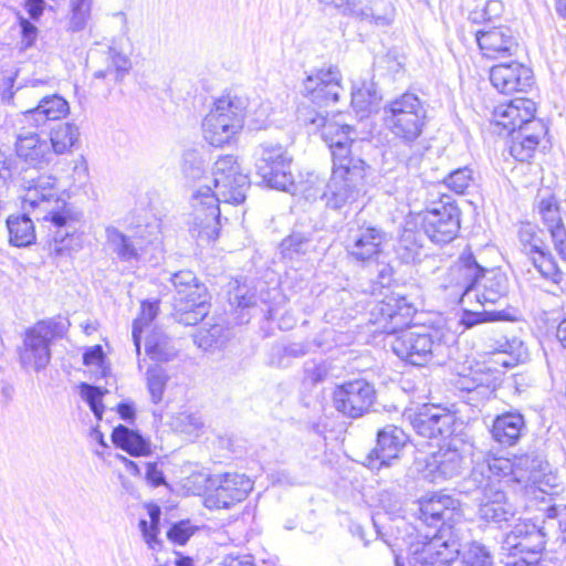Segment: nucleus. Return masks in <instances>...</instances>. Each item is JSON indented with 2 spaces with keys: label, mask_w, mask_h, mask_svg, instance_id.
Returning <instances> with one entry per match:
<instances>
[{
  "label": "nucleus",
  "mask_w": 566,
  "mask_h": 566,
  "mask_svg": "<svg viewBox=\"0 0 566 566\" xmlns=\"http://www.w3.org/2000/svg\"><path fill=\"white\" fill-rule=\"evenodd\" d=\"M472 181V170L469 167L459 168L444 178V184L457 193H463Z\"/></svg>",
  "instance_id": "54"
},
{
  "label": "nucleus",
  "mask_w": 566,
  "mask_h": 566,
  "mask_svg": "<svg viewBox=\"0 0 566 566\" xmlns=\"http://www.w3.org/2000/svg\"><path fill=\"white\" fill-rule=\"evenodd\" d=\"M212 181L214 190L210 186H203L193 192V212L189 228L192 237L208 242L219 237V203H242L250 188L249 176L233 155L221 156L216 160Z\"/></svg>",
  "instance_id": "2"
},
{
  "label": "nucleus",
  "mask_w": 566,
  "mask_h": 566,
  "mask_svg": "<svg viewBox=\"0 0 566 566\" xmlns=\"http://www.w3.org/2000/svg\"><path fill=\"white\" fill-rule=\"evenodd\" d=\"M195 531L189 521H180L169 528L167 537L175 544L185 545Z\"/></svg>",
  "instance_id": "58"
},
{
  "label": "nucleus",
  "mask_w": 566,
  "mask_h": 566,
  "mask_svg": "<svg viewBox=\"0 0 566 566\" xmlns=\"http://www.w3.org/2000/svg\"><path fill=\"white\" fill-rule=\"evenodd\" d=\"M407 440L408 437L401 428L394 424L385 426L378 430L376 446L363 463L370 470L377 471L391 467L399 459Z\"/></svg>",
  "instance_id": "21"
},
{
  "label": "nucleus",
  "mask_w": 566,
  "mask_h": 566,
  "mask_svg": "<svg viewBox=\"0 0 566 566\" xmlns=\"http://www.w3.org/2000/svg\"><path fill=\"white\" fill-rule=\"evenodd\" d=\"M336 9L376 27H388L395 19V7L388 0H339Z\"/></svg>",
  "instance_id": "22"
},
{
  "label": "nucleus",
  "mask_w": 566,
  "mask_h": 566,
  "mask_svg": "<svg viewBox=\"0 0 566 566\" xmlns=\"http://www.w3.org/2000/svg\"><path fill=\"white\" fill-rule=\"evenodd\" d=\"M106 240L109 249L122 260L130 261L138 258L137 248L132 239L115 227L106 228Z\"/></svg>",
  "instance_id": "38"
},
{
  "label": "nucleus",
  "mask_w": 566,
  "mask_h": 566,
  "mask_svg": "<svg viewBox=\"0 0 566 566\" xmlns=\"http://www.w3.org/2000/svg\"><path fill=\"white\" fill-rule=\"evenodd\" d=\"M547 517L554 518L557 521V526L559 531L560 541L563 544L566 545V505L558 507V506H551L547 510Z\"/></svg>",
  "instance_id": "61"
},
{
  "label": "nucleus",
  "mask_w": 566,
  "mask_h": 566,
  "mask_svg": "<svg viewBox=\"0 0 566 566\" xmlns=\"http://www.w3.org/2000/svg\"><path fill=\"white\" fill-rule=\"evenodd\" d=\"M367 164L364 160H355L354 164L333 165L329 182L324 190V182L317 180L313 189H305L307 200L326 198V203L333 209H340L356 202L364 192Z\"/></svg>",
  "instance_id": "8"
},
{
  "label": "nucleus",
  "mask_w": 566,
  "mask_h": 566,
  "mask_svg": "<svg viewBox=\"0 0 566 566\" xmlns=\"http://www.w3.org/2000/svg\"><path fill=\"white\" fill-rule=\"evenodd\" d=\"M23 205L43 211L45 214L42 218L55 227L53 241L50 243L52 254L62 256L71 250L75 232L74 223L78 221V213L56 197L53 177L40 176L32 180L23 196Z\"/></svg>",
  "instance_id": "4"
},
{
  "label": "nucleus",
  "mask_w": 566,
  "mask_h": 566,
  "mask_svg": "<svg viewBox=\"0 0 566 566\" xmlns=\"http://www.w3.org/2000/svg\"><path fill=\"white\" fill-rule=\"evenodd\" d=\"M534 268L539 274L553 282L559 283L563 277V273L557 266L554 256L549 252H545L543 249L531 256Z\"/></svg>",
  "instance_id": "41"
},
{
  "label": "nucleus",
  "mask_w": 566,
  "mask_h": 566,
  "mask_svg": "<svg viewBox=\"0 0 566 566\" xmlns=\"http://www.w3.org/2000/svg\"><path fill=\"white\" fill-rule=\"evenodd\" d=\"M376 398L374 386L365 379L347 381L334 390L335 408L350 418L361 417L369 410Z\"/></svg>",
  "instance_id": "18"
},
{
  "label": "nucleus",
  "mask_w": 566,
  "mask_h": 566,
  "mask_svg": "<svg viewBox=\"0 0 566 566\" xmlns=\"http://www.w3.org/2000/svg\"><path fill=\"white\" fill-rule=\"evenodd\" d=\"M71 7L72 14L70 19V29L73 32L84 30L91 18L92 4L82 6L80 3L71 2Z\"/></svg>",
  "instance_id": "56"
},
{
  "label": "nucleus",
  "mask_w": 566,
  "mask_h": 566,
  "mask_svg": "<svg viewBox=\"0 0 566 566\" xmlns=\"http://www.w3.org/2000/svg\"><path fill=\"white\" fill-rule=\"evenodd\" d=\"M140 315L133 322L132 337L137 355H140V335L157 315L158 307L154 303H142Z\"/></svg>",
  "instance_id": "46"
},
{
  "label": "nucleus",
  "mask_w": 566,
  "mask_h": 566,
  "mask_svg": "<svg viewBox=\"0 0 566 566\" xmlns=\"http://www.w3.org/2000/svg\"><path fill=\"white\" fill-rule=\"evenodd\" d=\"M342 75L336 66L321 69L303 81L302 94L318 106H328L339 99L344 92Z\"/></svg>",
  "instance_id": "20"
},
{
  "label": "nucleus",
  "mask_w": 566,
  "mask_h": 566,
  "mask_svg": "<svg viewBox=\"0 0 566 566\" xmlns=\"http://www.w3.org/2000/svg\"><path fill=\"white\" fill-rule=\"evenodd\" d=\"M169 376L166 370L159 366H150L146 371L147 388L150 394V399L154 403L163 400L164 392L168 382Z\"/></svg>",
  "instance_id": "43"
},
{
  "label": "nucleus",
  "mask_w": 566,
  "mask_h": 566,
  "mask_svg": "<svg viewBox=\"0 0 566 566\" xmlns=\"http://www.w3.org/2000/svg\"><path fill=\"white\" fill-rule=\"evenodd\" d=\"M423 538L410 544V566H447L460 553V537L454 526L441 525L432 536L424 535Z\"/></svg>",
  "instance_id": "10"
},
{
  "label": "nucleus",
  "mask_w": 566,
  "mask_h": 566,
  "mask_svg": "<svg viewBox=\"0 0 566 566\" xmlns=\"http://www.w3.org/2000/svg\"><path fill=\"white\" fill-rule=\"evenodd\" d=\"M145 348L147 355L155 360L168 361L175 356V350L169 346L168 338L161 334L148 336Z\"/></svg>",
  "instance_id": "45"
},
{
  "label": "nucleus",
  "mask_w": 566,
  "mask_h": 566,
  "mask_svg": "<svg viewBox=\"0 0 566 566\" xmlns=\"http://www.w3.org/2000/svg\"><path fill=\"white\" fill-rule=\"evenodd\" d=\"M379 503L387 514L398 517L402 512V500L400 495L384 491L379 495Z\"/></svg>",
  "instance_id": "59"
},
{
  "label": "nucleus",
  "mask_w": 566,
  "mask_h": 566,
  "mask_svg": "<svg viewBox=\"0 0 566 566\" xmlns=\"http://www.w3.org/2000/svg\"><path fill=\"white\" fill-rule=\"evenodd\" d=\"M170 281L176 291L174 303L208 297L206 286L198 282L195 273L191 271H179L172 274Z\"/></svg>",
  "instance_id": "32"
},
{
  "label": "nucleus",
  "mask_w": 566,
  "mask_h": 566,
  "mask_svg": "<svg viewBox=\"0 0 566 566\" xmlns=\"http://www.w3.org/2000/svg\"><path fill=\"white\" fill-rule=\"evenodd\" d=\"M377 311V322L381 325L382 332L390 337L388 343L401 360L415 366H424L444 355L447 346L441 331L409 326L416 307L406 296H386L378 304Z\"/></svg>",
  "instance_id": "1"
},
{
  "label": "nucleus",
  "mask_w": 566,
  "mask_h": 566,
  "mask_svg": "<svg viewBox=\"0 0 566 566\" xmlns=\"http://www.w3.org/2000/svg\"><path fill=\"white\" fill-rule=\"evenodd\" d=\"M112 441L117 448H120L133 457H147L151 454V442L149 438L124 424L114 428Z\"/></svg>",
  "instance_id": "31"
},
{
  "label": "nucleus",
  "mask_w": 566,
  "mask_h": 566,
  "mask_svg": "<svg viewBox=\"0 0 566 566\" xmlns=\"http://www.w3.org/2000/svg\"><path fill=\"white\" fill-rule=\"evenodd\" d=\"M209 307L208 297L174 303V317L180 324L197 325L208 315Z\"/></svg>",
  "instance_id": "34"
},
{
  "label": "nucleus",
  "mask_w": 566,
  "mask_h": 566,
  "mask_svg": "<svg viewBox=\"0 0 566 566\" xmlns=\"http://www.w3.org/2000/svg\"><path fill=\"white\" fill-rule=\"evenodd\" d=\"M304 384L317 385L332 376V366L327 360H307L303 366Z\"/></svg>",
  "instance_id": "47"
},
{
  "label": "nucleus",
  "mask_w": 566,
  "mask_h": 566,
  "mask_svg": "<svg viewBox=\"0 0 566 566\" xmlns=\"http://www.w3.org/2000/svg\"><path fill=\"white\" fill-rule=\"evenodd\" d=\"M78 138V128L71 123H62L54 126L50 132V147L55 155H63L71 150Z\"/></svg>",
  "instance_id": "36"
},
{
  "label": "nucleus",
  "mask_w": 566,
  "mask_h": 566,
  "mask_svg": "<svg viewBox=\"0 0 566 566\" xmlns=\"http://www.w3.org/2000/svg\"><path fill=\"white\" fill-rule=\"evenodd\" d=\"M426 102L417 94L405 92L384 106V122L389 132L405 144L415 143L428 124Z\"/></svg>",
  "instance_id": "9"
},
{
  "label": "nucleus",
  "mask_w": 566,
  "mask_h": 566,
  "mask_svg": "<svg viewBox=\"0 0 566 566\" xmlns=\"http://www.w3.org/2000/svg\"><path fill=\"white\" fill-rule=\"evenodd\" d=\"M485 350L490 354L493 353H507L511 345L506 337L499 335L497 337H488L485 339Z\"/></svg>",
  "instance_id": "63"
},
{
  "label": "nucleus",
  "mask_w": 566,
  "mask_h": 566,
  "mask_svg": "<svg viewBox=\"0 0 566 566\" xmlns=\"http://www.w3.org/2000/svg\"><path fill=\"white\" fill-rule=\"evenodd\" d=\"M467 469L465 451L451 442L432 453L422 469V476L432 483H441L460 476Z\"/></svg>",
  "instance_id": "17"
},
{
  "label": "nucleus",
  "mask_w": 566,
  "mask_h": 566,
  "mask_svg": "<svg viewBox=\"0 0 566 566\" xmlns=\"http://www.w3.org/2000/svg\"><path fill=\"white\" fill-rule=\"evenodd\" d=\"M377 99L378 96L373 84L364 83L352 92V105L358 113L369 111L370 106L377 103Z\"/></svg>",
  "instance_id": "49"
},
{
  "label": "nucleus",
  "mask_w": 566,
  "mask_h": 566,
  "mask_svg": "<svg viewBox=\"0 0 566 566\" xmlns=\"http://www.w3.org/2000/svg\"><path fill=\"white\" fill-rule=\"evenodd\" d=\"M70 113L69 102L57 94L42 97L34 108L20 115V123L30 127H43L48 122L65 118Z\"/></svg>",
  "instance_id": "27"
},
{
  "label": "nucleus",
  "mask_w": 566,
  "mask_h": 566,
  "mask_svg": "<svg viewBox=\"0 0 566 566\" xmlns=\"http://www.w3.org/2000/svg\"><path fill=\"white\" fill-rule=\"evenodd\" d=\"M105 357L101 345L88 348L83 355V363L86 366L102 367Z\"/></svg>",
  "instance_id": "62"
},
{
  "label": "nucleus",
  "mask_w": 566,
  "mask_h": 566,
  "mask_svg": "<svg viewBox=\"0 0 566 566\" xmlns=\"http://www.w3.org/2000/svg\"><path fill=\"white\" fill-rule=\"evenodd\" d=\"M526 430L524 417L518 412H506L493 420L491 433L501 446H515Z\"/></svg>",
  "instance_id": "29"
},
{
  "label": "nucleus",
  "mask_w": 566,
  "mask_h": 566,
  "mask_svg": "<svg viewBox=\"0 0 566 566\" xmlns=\"http://www.w3.org/2000/svg\"><path fill=\"white\" fill-rule=\"evenodd\" d=\"M253 489V482L237 472L213 474L207 479L205 505L209 510L229 509L243 501Z\"/></svg>",
  "instance_id": "15"
},
{
  "label": "nucleus",
  "mask_w": 566,
  "mask_h": 566,
  "mask_svg": "<svg viewBox=\"0 0 566 566\" xmlns=\"http://www.w3.org/2000/svg\"><path fill=\"white\" fill-rule=\"evenodd\" d=\"M50 359V332L44 323H39L27 333L20 361L23 367L39 371L46 367Z\"/></svg>",
  "instance_id": "25"
},
{
  "label": "nucleus",
  "mask_w": 566,
  "mask_h": 566,
  "mask_svg": "<svg viewBox=\"0 0 566 566\" xmlns=\"http://www.w3.org/2000/svg\"><path fill=\"white\" fill-rule=\"evenodd\" d=\"M458 502L449 495H432L419 502V520L428 525L451 520Z\"/></svg>",
  "instance_id": "30"
},
{
  "label": "nucleus",
  "mask_w": 566,
  "mask_h": 566,
  "mask_svg": "<svg viewBox=\"0 0 566 566\" xmlns=\"http://www.w3.org/2000/svg\"><path fill=\"white\" fill-rule=\"evenodd\" d=\"M387 241L388 235L381 228L357 220L348 227L345 250L353 262L370 265L378 262Z\"/></svg>",
  "instance_id": "13"
},
{
  "label": "nucleus",
  "mask_w": 566,
  "mask_h": 566,
  "mask_svg": "<svg viewBox=\"0 0 566 566\" xmlns=\"http://www.w3.org/2000/svg\"><path fill=\"white\" fill-rule=\"evenodd\" d=\"M475 39L482 54L489 59L515 55L518 42L507 25L484 27L475 32Z\"/></svg>",
  "instance_id": "23"
},
{
  "label": "nucleus",
  "mask_w": 566,
  "mask_h": 566,
  "mask_svg": "<svg viewBox=\"0 0 566 566\" xmlns=\"http://www.w3.org/2000/svg\"><path fill=\"white\" fill-rule=\"evenodd\" d=\"M421 227L426 237L436 244L453 241L460 230V210L449 199L428 208L422 216Z\"/></svg>",
  "instance_id": "16"
},
{
  "label": "nucleus",
  "mask_w": 566,
  "mask_h": 566,
  "mask_svg": "<svg viewBox=\"0 0 566 566\" xmlns=\"http://www.w3.org/2000/svg\"><path fill=\"white\" fill-rule=\"evenodd\" d=\"M462 566H494V564L486 547L474 543L463 555Z\"/></svg>",
  "instance_id": "50"
},
{
  "label": "nucleus",
  "mask_w": 566,
  "mask_h": 566,
  "mask_svg": "<svg viewBox=\"0 0 566 566\" xmlns=\"http://www.w3.org/2000/svg\"><path fill=\"white\" fill-rule=\"evenodd\" d=\"M169 426L172 430L192 438L199 436L203 421L197 412L182 411L171 417Z\"/></svg>",
  "instance_id": "39"
},
{
  "label": "nucleus",
  "mask_w": 566,
  "mask_h": 566,
  "mask_svg": "<svg viewBox=\"0 0 566 566\" xmlns=\"http://www.w3.org/2000/svg\"><path fill=\"white\" fill-rule=\"evenodd\" d=\"M139 528L149 548L155 549V546L159 544V541L157 538L158 526L148 524L146 520H140Z\"/></svg>",
  "instance_id": "64"
},
{
  "label": "nucleus",
  "mask_w": 566,
  "mask_h": 566,
  "mask_svg": "<svg viewBox=\"0 0 566 566\" xmlns=\"http://www.w3.org/2000/svg\"><path fill=\"white\" fill-rule=\"evenodd\" d=\"M494 321H512V316L505 310H485L483 312L464 311L460 322L465 328H471L476 324Z\"/></svg>",
  "instance_id": "48"
},
{
  "label": "nucleus",
  "mask_w": 566,
  "mask_h": 566,
  "mask_svg": "<svg viewBox=\"0 0 566 566\" xmlns=\"http://www.w3.org/2000/svg\"><path fill=\"white\" fill-rule=\"evenodd\" d=\"M451 275L459 289L460 302L479 303L482 306L496 304L509 294V279L499 269H484L471 252H464L451 269Z\"/></svg>",
  "instance_id": "5"
},
{
  "label": "nucleus",
  "mask_w": 566,
  "mask_h": 566,
  "mask_svg": "<svg viewBox=\"0 0 566 566\" xmlns=\"http://www.w3.org/2000/svg\"><path fill=\"white\" fill-rule=\"evenodd\" d=\"M422 234L411 230L405 229L398 241V249L402 251V259L406 262H415L420 258L421 250L423 247Z\"/></svg>",
  "instance_id": "40"
},
{
  "label": "nucleus",
  "mask_w": 566,
  "mask_h": 566,
  "mask_svg": "<svg viewBox=\"0 0 566 566\" xmlns=\"http://www.w3.org/2000/svg\"><path fill=\"white\" fill-rule=\"evenodd\" d=\"M536 104L524 97L497 105L492 122L510 135L509 150L518 161L531 159L542 137L547 133L545 124L535 118Z\"/></svg>",
  "instance_id": "3"
},
{
  "label": "nucleus",
  "mask_w": 566,
  "mask_h": 566,
  "mask_svg": "<svg viewBox=\"0 0 566 566\" xmlns=\"http://www.w3.org/2000/svg\"><path fill=\"white\" fill-rule=\"evenodd\" d=\"M490 81L503 94L525 92L534 83L531 69L518 62L501 63L491 67Z\"/></svg>",
  "instance_id": "24"
},
{
  "label": "nucleus",
  "mask_w": 566,
  "mask_h": 566,
  "mask_svg": "<svg viewBox=\"0 0 566 566\" xmlns=\"http://www.w3.org/2000/svg\"><path fill=\"white\" fill-rule=\"evenodd\" d=\"M182 172L191 180L200 179L205 172V161L196 150H187L182 156Z\"/></svg>",
  "instance_id": "51"
},
{
  "label": "nucleus",
  "mask_w": 566,
  "mask_h": 566,
  "mask_svg": "<svg viewBox=\"0 0 566 566\" xmlns=\"http://www.w3.org/2000/svg\"><path fill=\"white\" fill-rule=\"evenodd\" d=\"M104 392L99 387L88 384L81 385V395L98 420L102 419L104 412V405L102 402Z\"/></svg>",
  "instance_id": "52"
},
{
  "label": "nucleus",
  "mask_w": 566,
  "mask_h": 566,
  "mask_svg": "<svg viewBox=\"0 0 566 566\" xmlns=\"http://www.w3.org/2000/svg\"><path fill=\"white\" fill-rule=\"evenodd\" d=\"M21 127L17 134V156L35 168H42L53 161V151L49 142L35 132H29Z\"/></svg>",
  "instance_id": "26"
},
{
  "label": "nucleus",
  "mask_w": 566,
  "mask_h": 566,
  "mask_svg": "<svg viewBox=\"0 0 566 566\" xmlns=\"http://www.w3.org/2000/svg\"><path fill=\"white\" fill-rule=\"evenodd\" d=\"M518 238L527 253H532L534 255L542 250V241L536 238V234L530 224L523 226L520 229Z\"/></svg>",
  "instance_id": "60"
},
{
  "label": "nucleus",
  "mask_w": 566,
  "mask_h": 566,
  "mask_svg": "<svg viewBox=\"0 0 566 566\" xmlns=\"http://www.w3.org/2000/svg\"><path fill=\"white\" fill-rule=\"evenodd\" d=\"M546 544V534L541 527H532L531 537L522 538L516 543V548L506 551L507 556L520 557L524 556L530 559H539V554L543 552Z\"/></svg>",
  "instance_id": "37"
},
{
  "label": "nucleus",
  "mask_w": 566,
  "mask_h": 566,
  "mask_svg": "<svg viewBox=\"0 0 566 566\" xmlns=\"http://www.w3.org/2000/svg\"><path fill=\"white\" fill-rule=\"evenodd\" d=\"M106 62V69L94 73L95 78H105L107 75L114 74V80L120 81L130 66L128 59L114 49H108Z\"/></svg>",
  "instance_id": "42"
},
{
  "label": "nucleus",
  "mask_w": 566,
  "mask_h": 566,
  "mask_svg": "<svg viewBox=\"0 0 566 566\" xmlns=\"http://www.w3.org/2000/svg\"><path fill=\"white\" fill-rule=\"evenodd\" d=\"M501 479L489 473L484 467L474 464L470 475L464 480L463 492H475L479 502V515L482 520L502 524L513 520L517 513L502 489Z\"/></svg>",
  "instance_id": "6"
},
{
  "label": "nucleus",
  "mask_w": 566,
  "mask_h": 566,
  "mask_svg": "<svg viewBox=\"0 0 566 566\" xmlns=\"http://www.w3.org/2000/svg\"><path fill=\"white\" fill-rule=\"evenodd\" d=\"M308 122L315 127L322 128V138L331 150L333 165H349L355 160H363L353 153V148L357 144L356 130L353 126L344 123L340 116L327 119L324 115L316 114L308 118Z\"/></svg>",
  "instance_id": "14"
},
{
  "label": "nucleus",
  "mask_w": 566,
  "mask_h": 566,
  "mask_svg": "<svg viewBox=\"0 0 566 566\" xmlns=\"http://www.w3.org/2000/svg\"><path fill=\"white\" fill-rule=\"evenodd\" d=\"M537 207L542 220L551 233L555 250L566 261V229L560 217L558 201L549 195L542 197Z\"/></svg>",
  "instance_id": "28"
},
{
  "label": "nucleus",
  "mask_w": 566,
  "mask_h": 566,
  "mask_svg": "<svg viewBox=\"0 0 566 566\" xmlns=\"http://www.w3.org/2000/svg\"><path fill=\"white\" fill-rule=\"evenodd\" d=\"M256 174L270 188L290 191L293 186L291 161L285 148L272 142L260 144L254 151Z\"/></svg>",
  "instance_id": "12"
},
{
  "label": "nucleus",
  "mask_w": 566,
  "mask_h": 566,
  "mask_svg": "<svg viewBox=\"0 0 566 566\" xmlns=\"http://www.w3.org/2000/svg\"><path fill=\"white\" fill-rule=\"evenodd\" d=\"M504 11V6L500 0H489L482 11H474L470 14V20L474 23L484 22L486 25L500 18Z\"/></svg>",
  "instance_id": "53"
},
{
  "label": "nucleus",
  "mask_w": 566,
  "mask_h": 566,
  "mask_svg": "<svg viewBox=\"0 0 566 566\" xmlns=\"http://www.w3.org/2000/svg\"><path fill=\"white\" fill-rule=\"evenodd\" d=\"M310 352L307 342H290L272 347L269 364L277 368H287L293 359L302 358Z\"/></svg>",
  "instance_id": "35"
},
{
  "label": "nucleus",
  "mask_w": 566,
  "mask_h": 566,
  "mask_svg": "<svg viewBox=\"0 0 566 566\" xmlns=\"http://www.w3.org/2000/svg\"><path fill=\"white\" fill-rule=\"evenodd\" d=\"M221 333L220 325H213L209 329L201 328L195 335V344L203 350H208L218 345Z\"/></svg>",
  "instance_id": "57"
},
{
  "label": "nucleus",
  "mask_w": 566,
  "mask_h": 566,
  "mask_svg": "<svg viewBox=\"0 0 566 566\" xmlns=\"http://www.w3.org/2000/svg\"><path fill=\"white\" fill-rule=\"evenodd\" d=\"M475 463L484 467L489 473L501 479L504 483H517L527 485L530 482H537L538 473L544 471L546 462L536 453H526L514 459L494 457L490 453Z\"/></svg>",
  "instance_id": "11"
},
{
  "label": "nucleus",
  "mask_w": 566,
  "mask_h": 566,
  "mask_svg": "<svg viewBox=\"0 0 566 566\" xmlns=\"http://www.w3.org/2000/svg\"><path fill=\"white\" fill-rule=\"evenodd\" d=\"M249 105L247 96L232 93L217 98L202 122L205 139L214 147L229 144L242 130Z\"/></svg>",
  "instance_id": "7"
},
{
  "label": "nucleus",
  "mask_w": 566,
  "mask_h": 566,
  "mask_svg": "<svg viewBox=\"0 0 566 566\" xmlns=\"http://www.w3.org/2000/svg\"><path fill=\"white\" fill-rule=\"evenodd\" d=\"M408 418L413 430L423 438H448L454 432V413L439 405H423Z\"/></svg>",
  "instance_id": "19"
},
{
  "label": "nucleus",
  "mask_w": 566,
  "mask_h": 566,
  "mask_svg": "<svg viewBox=\"0 0 566 566\" xmlns=\"http://www.w3.org/2000/svg\"><path fill=\"white\" fill-rule=\"evenodd\" d=\"M9 243L13 247H29L35 241L33 221L27 214L10 216L6 220Z\"/></svg>",
  "instance_id": "33"
},
{
  "label": "nucleus",
  "mask_w": 566,
  "mask_h": 566,
  "mask_svg": "<svg viewBox=\"0 0 566 566\" xmlns=\"http://www.w3.org/2000/svg\"><path fill=\"white\" fill-rule=\"evenodd\" d=\"M532 527H538L534 523L530 521H521L513 530L506 535L502 543L503 551H512V548H516V543L522 538L531 537Z\"/></svg>",
  "instance_id": "55"
},
{
  "label": "nucleus",
  "mask_w": 566,
  "mask_h": 566,
  "mask_svg": "<svg viewBox=\"0 0 566 566\" xmlns=\"http://www.w3.org/2000/svg\"><path fill=\"white\" fill-rule=\"evenodd\" d=\"M310 249L311 239L301 232H293L281 242L282 255L291 260L306 254Z\"/></svg>",
  "instance_id": "44"
}]
</instances>
